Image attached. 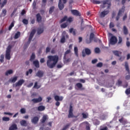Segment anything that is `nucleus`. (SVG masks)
I'll return each instance as SVG.
<instances>
[{
	"mask_svg": "<svg viewBox=\"0 0 130 130\" xmlns=\"http://www.w3.org/2000/svg\"><path fill=\"white\" fill-rule=\"evenodd\" d=\"M12 49V47L11 46H9L6 50L5 58L8 60H10L11 59V49Z\"/></svg>",
	"mask_w": 130,
	"mask_h": 130,
	"instance_id": "nucleus-4",
	"label": "nucleus"
},
{
	"mask_svg": "<svg viewBox=\"0 0 130 130\" xmlns=\"http://www.w3.org/2000/svg\"><path fill=\"white\" fill-rule=\"evenodd\" d=\"M20 123L22 126H27V121L25 120H22L20 121Z\"/></svg>",
	"mask_w": 130,
	"mask_h": 130,
	"instance_id": "nucleus-22",
	"label": "nucleus"
},
{
	"mask_svg": "<svg viewBox=\"0 0 130 130\" xmlns=\"http://www.w3.org/2000/svg\"><path fill=\"white\" fill-rule=\"evenodd\" d=\"M3 121H9L10 120V118L8 117H3Z\"/></svg>",
	"mask_w": 130,
	"mask_h": 130,
	"instance_id": "nucleus-46",
	"label": "nucleus"
},
{
	"mask_svg": "<svg viewBox=\"0 0 130 130\" xmlns=\"http://www.w3.org/2000/svg\"><path fill=\"white\" fill-rule=\"evenodd\" d=\"M109 13V11H104L101 13L100 17L101 18H104L106 15H108Z\"/></svg>",
	"mask_w": 130,
	"mask_h": 130,
	"instance_id": "nucleus-13",
	"label": "nucleus"
},
{
	"mask_svg": "<svg viewBox=\"0 0 130 130\" xmlns=\"http://www.w3.org/2000/svg\"><path fill=\"white\" fill-rule=\"evenodd\" d=\"M20 112L22 114H24V113H26V110L25 109H24V108H22L20 110Z\"/></svg>",
	"mask_w": 130,
	"mask_h": 130,
	"instance_id": "nucleus-54",
	"label": "nucleus"
},
{
	"mask_svg": "<svg viewBox=\"0 0 130 130\" xmlns=\"http://www.w3.org/2000/svg\"><path fill=\"white\" fill-rule=\"evenodd\" d=\"M31 101L33 103H39V102H41L42 101V98L39 96L38 99H33L31 100Z\"/></svg>",
	"mask_w": 130,
	"mask_h": 130,
	"instance_id": "nucleus-11",
	"label": "nucleus"
},
{
	"mask_svg": "<svg viewBox=\"0 0 130 130\" xmlns=\"http://www.w3.org/2000/svg\"><path fill=\"white\" fill-rule=\"evenodd\" d=\"M81 114L83 118L86 119L89 117V114L88 113H82Z\"/></svg>",
	"mask_w": 130,
	"mask_h": 130,
	"instance_id": "nucleus-34",
	"label": "nucleus"
},
{
	"mask_svg": "<svg viewBox=\"0 0 130 130\" xmlns=\"http://www.w3.org/2000/svg\"><path fill=\"white\" fill-rule=\"evenodd\" d=\"M44 30L43 29V28H39L38 29V34L39 35H40V34H42V33H43Z\"/></svg>",
	"mask_w": 130,
	"mask_h": 130,
	"instance_id": "nucleus-33",
	"label": "nucleus"
},
{
	"mask_svg": "<svg viewBox=\"0 0 130 130\" xmlns=\"http://www.w3.org/2000/svg\"><path fill=\"white\" fill-rule=\"evenodd\" d=\"M54 99L55 101H62V100H63V97L62 96L59 97V96L58 95H55Z\"/></svg>",
	"mask_w": 130,
	"mask_h": 130,
	"instance_id": "nucleus-19",
	"label": "nucleus"
},
{
	"mask_svg": "<svg viewBox=\"0 0 130 130\" xmlns=\"http://www.w3.org/2000/svg\"><path fill=\"white\" fill-rule=\"evenodd\" d=\"M109 42L111 45H115L117 43V38L114 36H112L110 39Z\"/></svg>",
	"mask_w": 130,
	"mask_h": 130,
	"instance_id": "nucleus-5",
	"label": "nucleus"
},
{
	"mask_svg": "<svg viewBox=\"0 0 130 130\" xmlns=\"http://www.w3.org/2000/svg\"><path fill=\"white\" fill-rule=\"evenodd\" d=\"M93 38H94V34L91 33L90 35L89 39L92 40V39H93Z\"/></svg>",
	"mask_w": 130,
	"mask_h": 130,
	"instance_id": "nucleus-59",
	"label": "nucleus"
},
{
	"mask_svg": "<svg viewBox=\"0 0 130 130\" xmlns=\"http://www.w3.org/2000/svg\"><path fill=\"white\" fill-rule=\"evenodd\" d=\"M54 9H55V7L54 6L51 7L49 10V14H52V13H53V11H54Z\"/></svg>",
	"mask_w": 130,
	"mask_h": 130,
	"instance_id": "nucleus-36",
	"label": "nucleus"
},
{
	"mask_svg": "<svg viewBox=\"0 0 130 130\" xmlns=\"http://www.w3.org/2000/svg\"><path fill=\"white\" fill-rule=\"evenodd\" d=\"M34 88H35V89H40V88H41V85H38V82H36Z\"/></svg>",
	"mask_w": 130,
	"mask_h": 130,
	"instance_id": "nucleus-29",
	"label": "nucleus"
},
{
	"mask_svg": "<svg viewBox=\"0 0 130 130\" xmlns=\"http://www.w3.org/2000/svg\"><path fill=\"white\" fill-rule=\"evenodd\" d=\"M35 33H36V30L35 29H32L30 34V35L28 38V41L27 44H25L24 45V47H28V46H29V44L31 43V40H32L33 37H34V35H35Z\"/></svg>",
	"mask_w": 130,
	"mask_h": 130,
	"instance_id": "nucleus-3",
	"label": "nucleus"
},
{
	"mask_svg": "<svg viewBox=\"0 0 130 130\" xmlns=\"http://www.w3.org/2000/svg\"><path fill=\"white\" fill-rule=\"evenodd\" d=\"M22 23H23L24 25H28V20L23 19L22 20Z\"/></svg>",
	"mask_w": 130,
	"mask_h": 130,
	"instance_id": "nucleus-51",
	"label": "nucleus"
},
{
	"mask_svg": "<svg viewBox=\"0 0 130 130\" xmlns=\"http://www.w3.org/2000/svg\"><path fill=\"white\" fill-rule=\"evenodd\" d=\"M102 3L103 5H102L101 7L103 9H104L105 8V5H108V9H109L110 8V6H111V2L110 0H105L103 1L102 2H100L99 1L96 0H93L92 1V4H94V5H100V4Z\"/></svg>",
	"mask_w": 130,
	"mask_h": 130,
	"instance_id": "nucleus-2",
	"label": "nucleus"
},
{
	"mask_svg": "<svg viewBox=\"0 0 130 130\" xmlns=\"http://www.w3.org/2000/svg\"><path fill=\"white\" fill-rule=\"evenodd\" d=\"M109 27L110 28H113V27H114V23H113V22H110Z\"/></svg>",
	"mask_w": 130,
	"mask_h": 130,
	"instance_id": "nucleus-60",
	"label": "nucleus"
},
{
	"mask_svg": "<svg viewBox=\"0 0 130 130\" xmlns=\"http://www.w3.org/2000/svg\"><path fill=\"white\" fill-rule=\"evenodd\" d=\"M100 49L99 48H95L94 49L95 53H100Z\"/></svg>",
	"mask_w": 130,
	"mask_h": 130,
	"instance_id": "nucleus-47",
	"label": "nucleus"
},
{
	"mask_svg": "<svg viewBox=\"0 0 130 130\" xmlns=\"http://www.w3.org/2000/svg\"><path fill=\"white\" fill-rule=\"evenodd\" d=\"M33 63L35 66V67H36V68H37V69L40 68V65H39V61L37 60H35L33 61Z\"/></svg>",
	"mask_w": 130,
	"mask_h": 130,
	"instance_id": "nucleus-23",
	"label": "nucleus"
},
{
	"mask_svg": "<svg viewBox=\"0 0 130 130\" xmlns=\"http://www.w3.org/2000/svg\"><path fill=\"white\" fill-rule=\"evenodd\" d=\"M113 53L116 56H119V53L118 51H113Z\"/></svg>",
	"mask_w": 130,
	"mask_h": 130,
	"instance_id": "nucleus-48",
	"label": "nucleus"
},
{
	"mask_svg": "<svg viewBox=\"0 0 130 130\" xmlns=\"http://www.w3.org/2000/svg\"><path fill=\"white\" fill-rule=\"evenodd\" d=\"M97 61H98V60H97V59H94L92 60L91 62H92V63L94 64V63H96V62H97Z\"/></svg>",
	"mask_w": 130,
	"mask_h": 130,
	"instance_id": "nucleus-63",
	"label": "nucleus"
},
{
	"mask_svg": "<svg viewBox=\"0 0 130 130\" xmlns=\"http://www.w3.org/2000/svg\"><path fill=\"white\" fill-rule=\"evenodd\" d=\"M66 38H69V36L68 35H62L60 40L61 43H64V42H66Z\"/></svg>",
	"mask_w": 130,
	"mask_h": 130,
	"instance_id": "nucleus-18",
	"label": "nucleus"
},
{
	"mask_svg": "<svg viewBox=\"0 0 130 130\" xmlns=\"http://www.w3.org/2000/svg\"><path fill=\"white\" fill-rule=\"evenodd\" d=\"M70 53H71V49L67 50L64 54L63 59L66 60L68 57H69V56H68V54H70Z\"/></svg>",
	"mask_w": 130,
	"mask_h": 130,
	"instance_id": "nucleus-14",
	"label": "nucleus"
},
{
	"mask_svg": "<svg viewBox=\"0 0 130 130\" xmlns=\"http://www.w3.org/2000/svg\"><path fill=\"white\" fill-rule=\"evenodd\" d=\"M21 35V32L20 31H17L15 35V39H18Z\"/></svg>",
	"mask_w": 130,
	"mask_h": 130,
	"instance_id": "nucleus-31",
	"label": "nucleus"
},
{
	"mask_svg": "<svg viewBox=\"0 0 130 130\" xmlns=\"http://www.w3.org/2000/svg\"><path fill=\"white\" fill-rule=\"evenodd\" d=\"M36 4H37L36 1H34L32 3V8L34 9H35L36 8Z\"/></svg>",
	"mask_w": 130,
	"mask_h": 130,
	"instance_id": "nucleus-57",
	"label": "nucleus"
},
{
	"mask_svg": "<svg viewBox=\"0 0 130 130\" xmlns=\"http://www.w3.org/2000/svg\"><path fill=\"white\" fill-rule=\"evenodd\" d=\"M35 59V53H32L30 56L29 60H30V61H33Z\"/></svg>",
	"mask_w": 130,
	"mask_h": 130,
	"instance_id": "nucleus-38",
	"label": "nucleus"
},
{
	"mask_svg": "<svg viewBox=\"0 0 130 130\" xmlns=\"http://www.w3.org/2000/svg\"><path fill=\"white\" fill-rule=\"evenodd\" d=\"M32 73H33V70L32 69H29V70L26 72V75L29 76V74H31Z\"/></svg>",
	"mask_w": 130,
	"mask_h": 130,
	"instance_id": "nucleus-45",
	"label": "nucleus"
},
{
	"mask_svg": "<svg viewBox=\"0 0 130 130\" xmlns=\"http://www.w3.org/2000/svg\"><path fill=\"white\" fill-rule=\"evenodd\" d=\"M125 94L126 95H129V94H130V88H127V89H126Z\"/></svg>",
	"mask_w": 130,
	"mask_h": 130,
	"instance_id": "nucleus-52",
	"label": "nucleus"
},
{
	"mask_svg": "<svg viewBox=\"0 0 130 130\" xmlns=\"http://www.w3.org/2000/svg\"><path fill=\"white\" fill-rule=\"evenodd\" d=\"M18 129V127L17 126V124H12L9 128V130H16Z\"/></svg>",
	"mask_w": 130,
	"mask_h": 130,
	"instance_id": "nucleus-20",
	"label": "nucleus"
},
{
	"mask_svg": "<svg viewBox=\"0 0 130 130\" xmlns=\"http://www.w3.org/2000/svg\"><path fill=\"white\" fill-rule=\"evenodd\" d=\"M58 8H59L60 11H61V10H63V8H64V4H62L61 3V0H59Z\"/></svg>",
	"mask_w": 130,
	"mask_h": 130,
	"instance_id": "nucleus-15",
	"label": "nucleus"
},
{
	"mask_svg": "<svg viewBox=\"0 0 130 130\" xmlns=\"http://www.w3.org/2000/svg\"><path fill=\"white\" fill-rule=\"evenodd\" d=\"M127 18V15L126 14H125L124 16L123 17V21H125L126 19Z\"/></svg>",
	"mask_w": 130,
	"mask_h": 130,
	"instance_id": "nucleus-61",
	"label": "nucleus"
},
{
	"mask_svg": "<svg viewBox=\"0 0 130 130\" xmlns=\"http://www.w3.org/2000/svg\"><path fill=\"white\" fill-rule=\"evenodd\" d=\"M12 74H13V70H8L6 73H5V75L6 76H9V75H12Z\"/></svg>",
	"mask_w": 130,
	"mask_h": 130,
	"instance_id": "nucleus-37",
	"label": "nucleus"
},
{
	"mask_svg": "<svg viewBox=\"0 0 130 130\" xmlns=\"http://www.w3.org/2000/svg\"><path fill=\"white\" fill-rule=\"evenodd\" d=\"M24 83H25V80H24L23 79H20L15 83V87H19V86H22L23 84H24Z\"/></svg>",
	"mask_w": 130,
	"mask_h": 130,
	"instance_id": "nucleus-8",
	"label": "nucleus"
},
{
	"mask_svg": "<svg viewBox=\"0 0 130 130\" xmlns=\"http://www.w3.org/2000/svg\"><path fill=\"white\" fill-rule=\"evenodd\" d=\"M93 123L95 125H99V124H100V121L98 120H94L93 121Z\"/></svg>",
	"mask_w": 130,
	"mask_h": 130,
	"instance_id": "nucleus-42",
	"label": "nucleus"
},
{
	"mask_svg": "<svg viewBox=\"0 0 130 130\" xmlns=\"http://www.w3.org/2000/svg\"><path fill=\"white\" fill-rule=\"evenodd\" d=\"M79 49H78L77 47H74V53L76 55V56H77V57H78V56H79Z\"/></svg>",
	"mask_w": 130,
	"mask_h": 130,
	"instance_id": "nucleus-25",
	"label": "nucleus"
},
{
	"mask_svg": "<svg viewBox=\"0 0 130 130\" xmlns=\"http://www.w3.org/2000/svg\"><path fill=\"white\" fill-rule=\"evenodd\" d=\"M125 11V7L123 6L122 7L121 9H119V12L118 13V15H120L121 16V15H122V13H124Z\"/></svg>",
	"mask_w": 130,
	"mask_h": 130,
	"instance_id": "nucleus-17",
	"label": "nucleus"
},
{
	"mask_svg": "<svg viewBox=\"0 0 130 130\" xmlns=\"http://www.w3.org/2000/svg\"><path fill=\"white\" fill-rule=\"evenodd\" d=\"M71 12L73 14V15H74V16H79V17H80L81 16V13H80L79 11L77 10H71Z\"/></svg>",
	"mask_w": 130,
	"mask_h": 130,
	"instance_id": "nucleus-12",
	"label": "nucleus"
},
{
	"mask_svg": "<svg viewBox=\"0 0 130 130\" xmlns=\"http://www.w3.org/2000/svg\"><path fill=\"white\" fill-rule=\"evenodd\" d=\"M82 53L83 57H85V56H86V54L87 55H90V54H91V50H90V49L88 48H86L84 49V51H83Z\"/></svg>",
	"mask_w": 130,
	"mask_h": 130,
	"instance_id": "nucleus-6",
	"label": "nucleus"
},
{
	"mask_svg": "<svg viewBox=\"0 0 130 130\" xmlns=\"http://www.w3.org/2000/svg\"><path fill=\"white\" fill-rule=\"evenodd\" d=\"M69 32H70V33H72L73 34V35H74V36H76V34L77 33V29H75L73 28H71L69 30Z\"/></svg>",
	"mask_w": 130,
	"mask_h": 130,
	"instance_id": "nucleus-21",
	"label": "nucleus"
},
{
	"mask_svg": "<svg viewBox=\"0 0 130 130\" xmlns=\"http://www.w3.org/2000/svg\"><path fill=\"white\" fill-rule=\"evenodd\" d=\"M46 119H47V116L46 115H44L42 119H41V122L42 123H44L46 121Z\"/></svg>",
	"mask_w": 130,
	"mask_h": 130,
	"instance_id": "nucleus-24",
	"label": "nucleus"
},
{
	"mask_svg": "<svg viewBox=\"0 0 130 130\" xmlns=\"http://www.w3.org/2000/svg\"><path fill=\"white\" fill-rule=\"evenodd\" d=\"M123 33L124 35H127L128 34V30L125 25L123 26Z\"/></svg>",
	"mask_w": 130,
	"mask_h": 130,
	"instance_id": "nucleus-26",
	"label": "nucleus"
},
{
	"mask_svg": "<svg viewBox=\"0 0 130 130\" xmlns=\"http://www.w3.org/2000/svg\"><path fill=\"white\" fill-rule=\"evenodd\" d=\"M49 52H50V47H47L46 48V53H48Z\"/></svg>",
	"mask_w": 130,
	"mask_h": 130,
	"instance_id": "nucleus-55",
	"label": "nucleus"
},
{
	"mask_svg": "<svg viewBox=\"0 0 130 130\" xmlns=\"http://www.w3.org/2000/svg\"><path fill=\"white\" fill-rule=\"evenodd\" d=\"M68 27V23L65 22L61 25V28H64Z\"/></svg>",
	"mask_w": 130,
	"mask_h": 130,
	"instance_id": "nucleus-43",
	"label": "nucleus"
},
{
	"mask_svg": "<svg viewBox=\"0 0 130 130\" xmlns=\"http://www.w3.org/2000/svg\"><path fill=\"white\" fill-rule=\"evenodd\" d=\"M42 8H45V7L46 6L47 1L46 0H42Z\"/></svg>",
	"mask_w": 130,
	"mask_h": 130,
	"instance_id": "nucleus-39",
	"label": "nucleus"
},
{
	"mask_svg": "<svg viewBox=\"0 0 130 130\" xmlns=\"http://www.w3.org/2000/svg\"><path fill=\"white\" fill-rule=\"evenodd\" d=\"M5 58V55L2 54L0 56V61L1 62H4Z\"/></svg>",
	"mask_w": 130,
	"mask_h": 130,
	"instance_id": "nucleus-44",
	"label": "nucleus"
},
{
	"mask_svg": "<svg viewBox=\"0 0 130 130\" xmlns=\"http://www.w3.org/2000/svg\"><path fill=\"white\" fill-rule=\"evenodd\" d=\"M36 18H37V21L38 23L41 22V21H42V17L41 16V15H40V13H38L36 15Z\"/></svg>",
	"mask_w": 130,
	"mask_h": 130,
	"instance_id": "nucleus-16",
	"label": "nucleus"
},
{
	"mask_svg": "<svg viewBox=\"0 0 130 130\" xmlns=\"http://www.w3.org/2000/svg\"><path fill=\"white\" fill-rule=\"evenodd\" d=\"M85 123L86 124H87V125H86V130H90V126L89 125V122H88L87 121H85Z\"/></svg>",
	"mask_w": 130,
	"mask_h": 130,
	"instance_id": "nucleus-49",
	"label": "nucleus"
},
{
	"mask_svg": "<svg viewBox=\"0 0 130 130\" xmlns=\"http://www.w3.org/2000/svg\"><path fill=\"white\" fill-rule=\"evenodd\" d=\"M17 80H18V77L15 76L13 78H11V79H10L9 81L11 82V83H15L17 81Z\"/></svg>",
	"mask_w": 130,
	"mask_h": 130,
	"instance_id": "nucleus-27",
	"label": "nucleus"
},
{
	"mask_svg": "<svg viewBox=\"0 0 130 130\" xmlns=\"http://www.w3.org/2000/svg\"><path fill=\"white\" fill-rule=\"evenodd\" d=\"M76 86L78 89H82V88H83V84L81 83H78L76 84Z\"/></svg>",
	"mask_w": 130,
	"mask_h": 130,
	"instance_id": "nucleus-41",
	"label": "nucleus"
},
{
	"mask_svg": "<svg viewBox=\"0 0 130 130\" xmlns=\"http://www.w3.org/2000/svg\"><path fill=\"white\" fill-rule=\"evenodd\" d=\"M8 3V0H4L3 2L1 4V9H3L6 5H7V3Z\"/></svg>",
	"mask_w": 130,
	"mask_h": 130,
	"instance_id": "nucleus-35",
	"label": "nucleus"
},
{
	"mask_svg": "<svg viewBox=\"0 0 130 130\" xmlns=\"http://www.w3.org/2000/svg\"><path fill=\"white\" fill-rule=\"evenodd\" d=\"M103 66V63H102V62H99V63L96 64L97 68H102Z\"/></svg>",
	"mask_w": 130,
	"mask_h": 130,
	"instance_id": "nucleus-50",
	"label": "nucleus"
},
{
	"mask_svg": "<svg viewBox=\"0 0 130 130\" xmlns=\"http://www.w3.org/2000/svg\"><path fill=\"white\" fill-rule=\"evenodd\" d=\"M44 75V72L41 70H39L36 74V77H38L39 78H42Z\"/></svg>",
	"mask_w": 130,
	"mask_h": 130,
	"instance_id": "nucleus-10",
	"label": "nucleus"
},
{
	"mask_svg": "<svg viewBox=\"0 0 130 130\" xmlns=\"http://www.w3.org/2000/svg\"><path fill=\"white\" fill-rule=\"evenodd\" d=\"M119 41H118V44H120L122 42V38L121 37H118Z\"/></svg>",
	"mask_w": 130,
	"mask_h": 130,
	"instance_id": "nucleus-56",
	"label": "nucleus"
},
{
	"mask_svg": "<svg viewBox=\"0 0 130 130\" xmlns=\"http://www.w3.org/2000/svg\"><path fill=\"white\" fill-rule=\"evenodd\" d=\"M67 22H69V23H71V22H73V18L69 17V18H68V17H67Z\"/></svg>",
	"mask_w": 130,
	"mask_h": 130,
	"instance_id": "nucleus-53",
	"label": "nucleus"
},
{
	"mask_svg": "<svg viewBox=\"0 0 130 130\" xmlns=\"http://www.w3.org/2000/svg\"><path fill=\"white\" fill-rule=\"evenodd\" d=\"M125 68L126 69V71H127L128 74H129V68L128 67V63H127V62H125Z\"/></svg>",
	"mask_w": 130,
	"mask_h": 130,
	"instance_id": "nucleus-32",
	"label": "nucleus"
},
{
	"mask_svg": "<svg viewBox=\"0 0 130 130\" xmlns=\"http://www.w3.org/2000/svg\"><path fill=\"white\" fill-rule=\"evenodd\" d=\"M67 20H68V16H64V18H62L60 20V23H62L63 22H65V21H67Z\"/></svg>",
	"mask_w": 130,
	"mask_h": 130,
	"instance_id": "nucleus-40",
	"label": "nucleus"
},
{
	"mask_svg": "<svg viewBox=\"0 0 130 130\" xmlns=\"http://www.w3.org/2000/svg\"><path fill=\"white\" fill-rule=\"evenodd\" d=\"M38 111H43L45 110V107L44 106H40L38 107Z\"/></svg>",
	"mask_w": 130,
	"mask_h": 130,
	"instance_id": "nucleus-28",
	"label": "nucleus"
},
{
	"mask_svg": "<svg viewBox=\"0 0 130 130\" xmlns=\"http://www.w3.org/2000/svg\"><path fill=\"white\" fill-rule=\"evenodd\" d=\"M2 13L4 14V16H6L7 15V10L3 9L2 11Z\"/></svg>",
	"mask_w": 130,
	"mask_h": 130,
	"instance_id": "nucleus-58",
	"label": "nucleus"
},
{
	"mask_svg": "<svg viewBox=\"0 0 130 130\" xmlns=\"http://www.w3.org/2000/svg\"><path fill=\"white\" fill-rule=\"evenodd\" d=\"M15 26V21H13L11 24L10 25L9 28H8V30L9 31H11V30H12L13 27H14Z\"/></svg>",
	"mask_w": 130,
	"mask_h": 130,
	"instance_id": "nucleus-30",
	"label": "nucleus"
},
{
	"mask_svg": "<svg viewBox=\"0 0 130 130\" xmlns=\"http://www.w3.org/2000/svg\"><path fill=\"white\" fill-rule=\"evenodd\" d=\"M74 109H73V106L71 105L69 108L68 118H73L74 117V114L73 113Z\"/></svg>",
	"mask_w": 130,
	"mask_h": 130,
	"instance_id": "nucleus-7",
	"label": "nucleus"
},
{
	"mask_svg": "<svg viewBox=\"0 0 130 130\" xmlns=\"http://www.w3.org/2000/svg\"><path fill=\"white\" fill-rule=\"evenodd\" d=\"M91 42H92V40H90V39L86 40V43H87V44H90V43Z\"/></svg>",
	"mask_w": 130,
	"mask_h": 130,
	"instance_id": "nucleus-62",
	"label": "nucleus"
},
{
	"mask_svg": "<svg viewBox=\"0 0 130 130\" xmlns=\"http://www.w3.org/2000/svg\"><path fill=\"white\" fill-rule=\"evenodd\" d=\"M126 45L127 47H129L130 46V43L129 41H127L126 43Z\"/></svg>",
	"mask_w": 130,
	"mask_h": 130,
	"instance_id": "nucleus-64",
	"label": "nucleus"
},
{
	"mask_svg": "<svg viewBox=\"0 0 130 130\" xmlns=\"http://www.w3.org/2000/svg\"><path fill=\"white\" fill-rule=\"evenodd\" d=\"M31 121L32 123H34V124H37V123H38V121H39V117H38V116H35L31 119Z\"/></svg>",
	"mask_w": 130,
	"mask_h": 130,
	"instance_id": "nucleus-9",
	"label": "nucleus"
},
{
	"mask_svg": "<svg viewBox=\"0 0 130 130\" xmlns=\"http://www.w3.org/2000/svg\"><path fill=\"white\" fill-rule=\"evenodd\" d=\"M47 66L49 69H53L58 62V56L49 55L47 56Z\"/></svg>",
	"mask_w": 130,
	"mask_h": 130,
	"instance_id": "nucleus-1",
	"label": "nucleus"
}]
</instances>
